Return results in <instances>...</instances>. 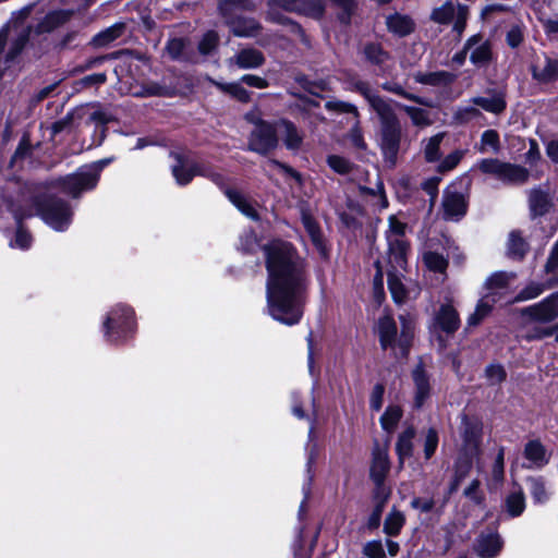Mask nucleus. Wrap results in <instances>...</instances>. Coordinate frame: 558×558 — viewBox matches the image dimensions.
I'll return each instance as SVG.
<instances>
[{"label":"nucleus","mask_w":558,"mask_h":558,"mask_svg":"<svg viewBox=\"0 0 558 558\" xmlns=\"http://www.w3.org/2000/svg\"><path fill=\"white\" fill-rule=\"evenodd\" d=\"M268 279L267 310L281 324L292 326L303 315L307 277L304 260L291 243L276 240L263 247Z\"/></svg>","instance_id":"nucleus-1"},{"label":"nucleus","mask_w":558,"mask_h":558,"mask_svg":"<svg viewBox=\"0 0 558 558\" xmlns=\"http://www.w3.org/2000/svg\"><path fill=\"white\" fill-rule=\"evenodd\" d=\"M388 225V230L386 231L388 244V288L393 300L397 303H401L405 299V290L401 282V276L407 267V256L409 252V243L405 240L407 225L400 221L396 216L389 217Z\"/></svg>","instance_id":"nucleus-2"},{"label":"nucleus","mask_w":558,"mask_h":558,"mask_svg":"<svg viewBox=\"0 0 558 558\" xmlns=\"http://www.w3.org/2000/svg\"><path fill=\"white\" fill-rule=\"evenodd\" d=\"M335 5L341 9L339 20L348 24L355 10L354 0H330ZM267 20L286 24L288 19L281 13L296 12L311 17L320 19L325 12V4L323 0H268L267 1Z\"/></svg>","instance_id":"nucleus-3"},{"label":"nucleus","mask_w":558,"mask_h":558,"mask_svg":"<svg viewBox=\"0 0 558 558\" xmlns=\"http://www.w3.org/2000/svg\"><path fill=\"white\" fill-rule=\"evenodd\" d=\"M375 112L379 119L377 143L385 163L389 168H393L407 138L395 112L392 100L379 107Z\"/></svg>","instance_id":"nucleus-4"},{"label":"nucleus","mask_w":558,"mask_h":558,"mask_svg":"<svg viewBox=\"0 0 558 558\" xmlns=\"http://www.w3.org/2000/svg\"><path fill=\"white\" fill-rule=\"evenodd\" d=\"M217 7L225 25L235 37L253 38L260 33L263 26L257 20L241 14L256 10L252 0H218Z\"/></svg>","instance_id":"nucleus-5"},{"label":"nucleus","mask_w":558,"mask_h":558,"mask_svg":"<svg viewBox=\"0 0 558 558\" xmlns=\"http://www.w3.org/2000/svg\"><path fill=\"white\" fill-rule=\"evenodd\" d=\"M111 162L110 158L101 159L90 165H85L75 173L59 178L52 184L74 198L83 192L93 190L99 180L102 169Z\"/></svg>","instance_id":"nucleus-6"},{"label":"nucleus","mask_w":558,"mask_h":558,"mask_svg":"<svg viewBox=\"0 0 558 558\" xmlns=\"http://www.w3.org/2000/svg\"><path fill=\"white\" fill-rule=\"evenodd\" d=\"M380 345L384 350L390 348L397 359L405 357L413 338L412 329L403 324L400 336L397 333V326L392 317L384 316L378 322Z\"/></svg>","instance_id":"nucleus-7"},{"label":"nucleus","mask_w":558,"mask_h":558,"mask_svg":"<svg viewBox=\"0 0 558 558\" xmlns=\"http://www.w3.org/2000/svg\"><path fill=\"white\" fill-rule=\"evenodd\" d=\"M134 312L125 305L113 307L104 322V335L107 341L118 343L134 332Z\"/></svg>","instance_id":"nucleus-8"},{"label":"nucleus","mask_w":558,"mask_h":558,"mask_svg":"<svg viewBox=\"0 0 558 558\" xmlns=\"http://www.w3.org/2000/svg\"><path fill=\"white\" fill-rule=\"evenodd\" d=\"M177 163L172 166V174L180 185L189 184L195 175H202L215 184L222 186L225 178L222 174L215 172L209 166L203 162H194L185 159L180 155H175Z\"/></svg>","instance_id":"nucleus-9"},{"label":"nucleus","mask_w":558,"mask_h":558,"mask_svg":"<svg viewBox=\"0 0 558 558\" xmlns=\"http://www.w3.org/2000/svg\"><path fill=\"white\" fill-rule=\"evenodd\" d=\"M177 163L172 166V174L180 185L189 184L195 175H202L215 184L222 186L225 178L222 174L215 172L209 166L203 162H194L185 159L180 155H175Z\"/></svg>","instance_id":"nucleus-10"},{"label":"nucleus","mask_w":558,"mask_h":558,"mask_svg":"<svg viewBox=\"0 0 558 558\" xmlns=\"http://www.w3.org/2000/svg\"><path fill=\"white\" fill-rule=\"evenodd\" d=\"M43 220L56 231H64L72 222L73 211L68 202L61 198H50L45 205L35 208Z\"/></svg>","instance_id":"nucleus-11"},{"label":"nucleus","mask_w":558,"mask_h":558,"mask_svg":"<svg viewBox=\"0 0 558 558\" xmlns=\"http://www.w3.org/2000/svg\"><path fill=\"white\" fill-rule=\"evenodd\" d=\"M277 132V122L275 124H271L269 122L258 120L255 123V128L252 131L248 140V150L255 151L260 155L268 154L278 145Z\"/></svg>","instance_id":"nucleus-12"},{"label":"nucleus","mask_w":558,"mask_h":558,"mask_svg":"<svg viewBox=\"0 0 558 558\" xmlns=\"http://www.w3.org/2000/svg\"><path fill=\"white\" fill-rule=\"evenodd\" d=\"M482 430L483 425L480 420L463 414L461 417L462 446L460 449L470 453H481Z\"/></svg>","instance_id":"nucleus-13"},{"label":"nucleus","mask_w":558,"mask_h":558,"mask_svg":"<svg viewBox=\"0 0 558 558\" xmlns=\"http://www.w3.org/2000/svg\"><path fill=\"white\" fill-rule=\"evenodd\" d=\"M522 315L538 323H550L558 318V292L551 293L539 303L522 310Z\"/></svg>","instance_id":"nucleus-14"},{"label":"nucleus","mask_w":558,"mask_h":558,"mask_svg":"<svg viewBox=\"0 0 558 558\" xmlns=\"http://www.w3.org/2000/svg\"><path fill=\"white\" fill-rule=\"evenodd\" d=\"M444 218L446 220H459L468 209V202L464 193L457 191L454 186L445 190L442 196Z\"/></svg>","instance_id":"nucleus-15"},{"label":"nucleus","mask_w":558,"mask_h":558,"mask_svg":"<svg viewBox=\"0 0 558 558\" xmlns=\"http://www.w3.org/2000/svg\"><path fill=\"white\" fill-rule=\"evenodd\" d=\"M433 327L447 335L454 333L460 327V317L456 308L451 304H442L434 315Z\"/></svg>","instance_id":"nucleus-16"},{"label":"nucleus","mask_w":558,"mask_h":558,"mask_svg":"<svg viewBox=\"0 0 558 558\" xmlns=\"http://www.w3.org/2000/svg\"><path fill=\"white\" fill-rule=\"evenodd\" d=\"M523 456L529 461V464H524L526 469L541 470L546 466L550 460V453L537 439L530 440L525 444Z\"/></svg>","instance_id":"nucleus-17"},{"label":"nucleus","mask_w":558,"mask_h":558,"mask_svg":"<svg viewBox=\"0 0 558 558\" xmlns=\"http://www.w3.org/2000/svg\"><path fill=\"white\" fill-rule=\"evenodd\" d=\"M532 76L539 84H549L558 81V59L545 56L537 59L532 65Z\"/></svg>","instance_id":"nucleus-18"},{"label":"nucleus","mask_w":558,"mask_h":558,"mask_svg":"<svg viewBox=\"0 0 558 558\" xmlns=\"http://www.w3.org/2000/svg\"><path fill=\"white\" fill-rule=\"evenodd\" d=\"M412 378L414 384V407L420 409L430 397L432 392L429 376L425 372L422 363L413 369Z\"/></svg>","instance_id":"nucleus-19"},{"label":"nucleus","mask_w":558,"mask_h":558,"mask_svg":"<svg viewBox=\"0 0 558 558\" xmlns=\"http://www.w3.org/2000/svg\"><path fill=\"white\" fill-rule=\"evenodd\" d=\"M480 456V453H470L465 450L459 451L458 458L454 462V473L452 481L449 486V493H454L462 481L469 475L472 470L474 460Z\"/></svg>","instance_id":"nucleus-20"},{"label":"nucleus","mask_w":558,"mask_h":558,"mask_svg":"<svg viewBox=\"0 0 558 558\" xmlns=\"http://www.w3.org/2000/svg\"><path fill=\"white\" fill-rule=\"evenodd\" d=\"M230 66L236 65L240 69H257L265 62L264 54L255 48H244L228 59Z\"/></svg>","instance_id":"nucleus-21"},{"label":"nucleus","mask_w":558,"mask_h":558,"mask_svg":"<svg viewBox=\"0 0 558 558\" xmlns=\"http://www.w3.org/2000/svg\"><path fill=\"white\" fill-rule=\"evenodd\" d=\"M502 548V541L497 533H482L474 545L475 553L481 558H494Z\"/></svg>","instance_id":"nucleus-22"},{"label":"nucleus","mask_w":558,"mask_h":558,"mask_svg":"<svg viewBox=\"0 0 558 558\" xmlns=\"http://www.w3.org/2000/svg\"><path fill=\"white\" fill-rule=\"evenodd\" d=\"M458 75L449 71H435V72H417L414 74L416 83L428 85L433 87H449L452 85Z\"/></svg>","instance_id":"nucleus-23"},{"label":"nucleus","mask_w":558,"mask_h":558,"mask_svg":"<svg viewBox=\"0 0 558 558\" xmlns=\"http://www.w3.org/2000/svg\"><path fill=\"white\" fill-rule=\"evenodd\" d=\"M73 11L56 10L46 14L36 25V34L51 33L70 21Z\"/></svg>","instance_id":"nucleus-24"},{"label":"nucleus","mask_w":558,"mask_h":558,"mask_svg":"<svg viewBox=\"0 0 558 558\" xmlns=\"http://www.w3.org/2000/svg\"><path fill=\"white\" fill-rule=\"evenodd\" d=\"M278 132L289 150H299L303 143V134L296 125L289 120L282 119L277 121Z\"/></svg>","instance_id":"nucleus-25"},{"label":"nucleus","mask_w":558,"mask_h":558,"mask_svg":"<svg viewBox=\"0 0 558 558\" xmlns=\"http://www.w3.org/2000/svg\"><path fill=\"white\" fill-rule=\"evenodd\" d=\"M11 211L16 220L17 229L14 240L10 242V246L20 250H27L31 247L32 236L26 230H24L22 220L26 217L33 216L34 210L33 208H29L28 210L23 211L20 208L12 207Z\"/></svg>","instance_id":"nucleus-26"},{"label":"nucleus","mask_w":558,"mask_h":558,"mask_svg":"<svg viewBox=\"0 0 558 558\" xmlns=\"http://www.w3.org/2000/svg\"><path fill=\"white\" fill-rule=\"evenodd\" d=\"M348 89L361 94L374 111L390 101V99L384 98L374 92L371 85L365 81L354 80L350 83Z\"/></svg>","instance_id":"nucleus-27"},{"label":"nucleus","mask_w":558,"mask_h":558,"mask_svg":"<svg viewBox=\"0 0 558 558\" xmlns=\"http://www.w3.org/2000/svg\"><path fill=\"white\" fill-rule=\"evenodd\" d=\"M390 469L388 453L385 450L376 449L373 452V461L369 469V475L374 483L385 482Z\"/></svg>","instance_id":"nucleus-28"},{"label":"nucleus","mask_w":558,"mask_h":558,"mask_svg":"<svg viewBox=\"0 0 558 558\" xmlns=\"http://www.w3.org/2000/svg\"><path fill=\"white\" fill-rule=\"evenodd\" d=\"M558 286V272L547 280V282H530L514 298L513 302H524L541 295L545 289Z\"/></svg>","instance_id":"nucleus-29"},{"label":"nucleus","mask_w":558,"mask_h":558,"mask_svg":"<svg viewBox=\"0 0 558 558\" xmlns=\"http://www.w3.org/2000/svg\"><path fill=\"white\" fill-rule=\"evenodd\" d=\"M474 36L477 37L478 40H476L474 47L470 49V61L475 66H485L489 63L492 59L490 44L487 40H484V38L480 34H476Z\"/></svg>","instance_id":"nucleus-30"},{"label":"nucleus","mask_w":558,"mask_h":558,"mask_svg":"<svg viewBox=\"0 0 558 558\" xmlns=\"http://www.w3.org/2000/svg\"><path fill=\"white\" fill-rule=\"evenodd\" d=\"M415 437V429L408 427L403 430L397 440L396 451L399 459V468H403L404 460L413 454V439Z\"/></svg>","instance_id":"nucleus-31"},{"label":"nucleus","mask_w":558,"mask_h":558,"mask_svg":"<svg viewBox=\"0 0 558 558\" xmlns=\"http://www.w3.org/2000/svg\"><path fill=\"white\" fill-rule=\"evenodd\" d=\"M386 25L389 32L403 37L411 34L414 29V23L408 15L395 13L386 19Z\"/></svg>","instance_id":"nucleus-32"},{"label":"nucleus","mask_w":558,"mask_h":558,"mask_svg":"<svg viewBox=\"0 0 558 558\" xmlns=\"http://www.w3.org/2000/svg\"><path fill=\"white\" fill-rule=\"evenodd\" d=\"M530 172L526 168L505 162L499 180L506 184H523L527 181Z\"/></svg>","instance_id":"nucleus-33"},{"label":"nucleus","mask_w":558,"mask_h":558,"mask_svg":"<svg viewBox=\"0 0 558 558\" xmlns=\"http://www.w3.org/2000/svg\"><path fill=\"white\" fill-rule=\"evenodd\" d=\"M470 102L494 114L501 113L507 107L506 100L500 94H495L490 97H473L470 99Z\"/></svg>","instance_id":"nucleus-34"},{"label":"nucleus","mask_w":558,"mask_h":558,"mask_svg":"<svg viewBox=\"0 0 558 558\" xmlns=\"http://www.w3.org/2000/svg\"><path fill=\"white\" fill-rule=\"evenodd\" d=\"M529 204L533 217L545 215L551 206L548 194L538 189L530 192Z\"/></svg>","instance_id":"nucleus-35"},{"label":"nucleus","mask_w":558,"mask_h":558,"mask_svg":"<svg viewBox=\"0 0 558 558\" xmlns=\"http://www.w3.org/2000/svg\"><path fill=\"white\" fill-rule=\"evenodd\" d=\"M526 484L534 504L542 505L548 501L549 493L543 476H529L526 477Z\"/></svg>","instance_id":"nucleus-36"},{"label":"nucleus","mask_w":558,"mask_h":558,"mask_svg":"<svg viewBox=\"0 0 558 558\" xmlns=\"http://www.w3.org/2000/svg\"><path fill=\"white\" fill-rule=\"evenodd\" d=\"M125 29L124 23H116L111 25L110 27L99 32L93 37V45L95 47H105L108 46L110 43L114 41L119 37L122 36L123 32Z\"/></svg>","instance_id":"nucleus-37"},{"label":"nucleus","mask_w":558,"mask_h":558,"mask_svg":"<svg viewBox=\"0 0 558 558\" xmlns=\"http://www.w3.org/2000/svg\"><path fill=\"white\" fill-rule=\"evenodd\" d=\"M445 132H440L422 141L424 158L427 162H435L439 160L440 144L445 138Z\"/></svg>","instance_id":"nucleus-38"},{"label":"nucleus","mask_w":558,"mask_h":558,"mask_svg":"<svg viewBox=\"0 0 558 558\" xmlns=\"http://www.w3.org/2000/svg\"><path fill=\"white\" fill-rule=\"evenodd\" d=\"M527 250L529 245L521 236L520 232H510L507 244V255L512 259L521 260L525 256Z\"/></svg>","instance_id":"nucleus-39"},{"label":"nucleus","mask_w":558,"mask_h":558,"mask_svg":"<svg viewBox=\"0 0 558 558\" xmlns=\"http://www.w3.org/2000/svg\"><path fill=\"white\" fill-rule=\"evenodd\" d=\"M393 104L408 114V117L411 119L413 125H415L417 128H426V126H429L433 124V120L427 110L418 108V107L401 105V104H397V102H393Z\"/></svg>","instance_id":"nucleus-40"},{"label":"nucleus","mask_w":558,"mask_h":558,"mask_svg":"<svg viewBox=\"0 0 558 558\" xmlns=\"http://www.w3.org/2000/svg\"><path fill=\"white\" fill-rule=\"evenodd\" d=\"M404 524V514L400 510L392 508L385 519L384 532L388 536H398Z\"/></svg>","instance_id":"nucleus-41"},{"label":"nucleus","mask_w":558,"mask_h":558,"mask_svg":"<svg viewBox=\"0 0 558 558\" xmlns=\"http://www.w3.org/2000/svg\"><path fill=\"white\" fill-rule=\"evenodd\" d=\"M477 106L469 101L468 105L459 106L452 116L453 122L457 124H466L471 121L483 117Z\"/></svg>","instance_id":"nucleus-42"},{"label":"nucleus","mask_w":558,"mask_h":558,"mask_svg":"<svg viewBox=\"0 0 558 558\" xmlns=\"http://www.w3.org/2000/svg\"><path fill=\"white\" fill-rule=\"evenodd\" d=\"M302 223L308 233L314 245L319 250H324L323 234L316 220L306 211H302Z\"/></svg>","instance_id":"nucleus-43"},{"label":"nucleus","mask_w":558,"mask_h":558,"mask_svg":"<svg viewBox=\"0 0 558 558\" xmlns=\"http://www.w3.org/2000/svg\"><path fill=\"white\" fill-rule=\"evenodd\" d=\"M211 83L218 87L221 92L229 94L236 100L241 102H248L251 95L250 93L241 85L242 82H233V83H220L211 80Z\"/></svg>","instance_id":"nucleus-44"},{"label":"nucleus","mask_w":558,"mask_h":558,"mask_svg":"<svg viewBox=\"0 0 558 558\" xmlns=\"http://www.w3.org/2000/svg\"><path fill=\"white\" fill-rule=\"evenodd\" d=\"M481 154H486L489 150L498 153L500 149L499 134L495 130H486L481 135L480 143L475 146Z\"/></svg>","instance_id":"nucleus-45"},{"label":"nucleus","mask_w":558,"mask_h":558,"mask_svg":"<svg viewBox=\"0 0 558 558\" xmlns=\"http://www.w3.org/2000/svg\"><path fill=\"white\" fill-rule=\"evenodd\" d=\"M29 38V31L22 29L9 44L8 51L5 53V62H12L24 49Z\"/></svg>","instance_id":"nucleus-46"},{"label":"nucleus","mask_w":558,"mask_h":558,"mask_svg":"<svg viewBox=\"0 0 558 558\" xmlns=\"http://www.w3.org/2000/svg\"><path fill=\"white\" fill-rule=\"evenodd\" d=\"M226 196L228 199L245 216L250 218H256V211L251 206V204L246 201L244 195L235 190L227 189L225 191Z\"/></svg>","instance_id":"nucleus-47"},{"label":"nucleus","mask_w":558,"mask_h":558,"mask_svg":"<svg viewBox=\"0 0 558 558\" xmlns=\"http://www.w3.org/2000/svg\"><path fill=\"white\" fill-rule=\"evenodd\" d=\"M506 509L511 517H519L525 509V496L521 489L513 492L506 498Z\"/></svg>","instance_id":"nucleus-48"},{"label":"nucleus","mask_w":558,"mask_h":558,"mask_svg":"<svg viewBox=\"0 0 558 558\" xmlns=\"http://www.w3.org/2000/svg\"><path fill=\"white\" fill-rule=\"evenodd\" d=\"M514 274H509L506 271H497L493 274L487 280H486V288L489 290L488 293H493L496 296L497 290L507 288L508 283L514 279Z\"/></svg>","instance_id":"nucleus-49"},{"label":"nucleus","mask_w":558,"mask_h":558,"mask_svg":"<svg viewBox=\"0 0 558 558\" xmlns=\"http://www.w3.org/2000/svg\"><path fill=\"white\" fill-rule=\"evenodd\" d=\"M457 7L452 2H446L432 12V20L439 24H448L454 19Z\"/></svg>","instance_id":"nucleus-50"},{"label":"nucleus","mask_w":558,"mask_h":558,"mask_svg":"<svg viewBox=\"0 0 558 558\" xmlns=\"http://www.w3.org/2000/svg\"><path fill=\"white\" fill-rule=\"evenodd\" d=\"M402 416V410L397 405H390L380 417V424L387 432H391L397 426Z\"/></svg>","instance_id":"nucleus-51"},{"label":"nucleus","mask_w":558,"mask_h":558,"mask_svg":"<svg viewBox=\"0 0 558 558\" xmlns=\"http://www.w3.org/2000/svg\"><path fill=\"white\" fill-rule=\"evenodd\" d=\"M423 262L429 270L440 274L445 272L448 266V260L436 252L424 253Z\"/></svg>","instance_id":"nucleus-52"},{"label":"nucleus","mask_w":558,"mask_h":558,"mask_svg":"<svg viewBox=\"0 0 558 558\" xmlns=\"http://www.w3.org/2000/svg\"><path fill=\"white\" fill-rule=\"evenodd\" d=\"M366 59L374 64H383L389 58V53L379 44L371 43L364 47Z\"/></svg>","instance_id":"nucleus-53"},{"label":"nucleus","mask_w":558,"mask_h":558,"mask_svg":"<svg viewBox=\"0 0 558 558\" xmlns=\"http://www.w3.org/2000/svg\"><path fill=\"white\" fill-rule=\"evenodd\" d=\"M325 108L328 111H332V112H337V113H351V114H353L354 119L360 118V113H359L356 106H354L353 104L347 102V101H342V100H338V99L329 100L325 104Z\"/></svg>","instance_id":"nucleus-54"},{"label":"nucleus","mask_w":558,"mask_h":558,"mask_svg":"<svg viewBox=\"0 0 558 558\" xmlns=\"http://www.w3.org/2000/svg\"><path fill=\"white\" fill-rule=\"evenodd\" d=\"M81 112L82 109L70 111L62 119L53 122L51 125L52 135H57L58 133L69 129L76 119L82 118Z\"/></svg>","instance_id":"nucleus-55"},{"label":"nucleus","mask_w":558,"mask_h":558,"mask_svg":"<svg viewBox=\"0 0 558 558\" xmlns=\"http://www.w3.org/2000/svg\"><path fill=\"white\" fill-rule=\"evenodd\" d=\"M504 163V161L496 158H486L478 162L477 168L481 172L492 174L499 180Z\"/></svg>","instance_id":"nucleus-56"},{"label":"nucleus","mask_w":558,"mask_h":558,"mask_svg":"<svg viewBox=\"0 0 558 558\" xmlns=\"http://www.w3.org/2000/svg\"><path fill=\"white\" fill-rule=\"evenodd\" d=\"M328 166L339 174H348L353 169V163L344 157L330 155L327 158Z\"/></svg>","instance_id":"nucleus-57"},{"label":"nucleus","mask_w":558,"mask_h":558,"mask_svg":"<svg viewBox=\"0 0 558 558\" xmlns=\"http://www.w3.org/2000/svg\"><path fill=\"white\" fill-rule=\"evenodd\" d=\"M219 43V35L215 31H208L203 38L201 39L198 44V51L207 56L211 53L218 46Z\"/></svg>","instance_id":"nucleus-58"},{"label":"nucleus","mask_w":558,"mask_h":558,"mask_svg":"<svg viewBox=\"0 0 558 558\" xmlns=\"http://www.w3.org/2000/svg\"><path fill=\"white\" fill-rule=\"evenodd\" d=\"M438 441L439 438L437 430L433 427L428 428L424 439V457L426 460H429L436 452Z\"/></svg>","instance_id":"nucleus-59"},{"label":"nucleus","mask_w":558,"mask_h":558,"mask_svg":"<svg viewBox=\"0 0 558 558\" xmlns=\"http://www.w3.org/2000/svg\"><path fill=\"white\" fill-rule=\"evenodd\" d=\"M348 140L357 149L365 150L367 145L360 128V118L355 119L353 126L348 133Z\"/></svg>","instance_id":"nucleus-60"},{"label":"nucleus","mask_w":558,"mask_h":558,"mask_svg":"<svg viewBox=\"0 0 558 558\" xmlns=\"http://www.w3.org/2000/svg\"><path fill=\"white\" fill-rule=\"evenodd\" d=\"M485 375L492 385H498L502 383L507 377V373L504 366L500 364L488 365L485 369Z\"/></svg>","instance_id":"nucleus-61"},{"label":"nucleus","mask_w":558,"mask_h":558,"mask_svg":"<svg viewBox=\"0 0 558 558\" xmlns=\"http://www.w3.org/2000/svg\"><path fill=\"white\" fill-rule=\"evenodd\" d=\"M497 301V298L493 293L485 294L477 303L475 314H478L481 320H483L492 311L493 304Z\"/></svg>","instance_id":"nucleus-62"},{"label":"nucleus","mask_w":558,"mask_h":558,"mask_svg":"<svg viewBox=\"0 0 558 558\" xmlns=\"http://www.w3.org/2000/svg\"><path fill=\"white\" fill-rule=\"evenodd\" d=\"M497 301V298L493 293L485 294L477 303L475 314H478L481 320H483L492 311L493 304Z\"/></svg>","instance_id":"nucleus-63"},{"label":"nucleus","mask_w":558,"mask_h":558,"mask_svg":"<svg viewBox=\"0 0 558 558\" xmlns=\"http://www.w3.org/2000/svg\"><path fill=\"white\" fill-rule=\"evenodd\" d=\"M167 52L174 60L184 58L185 40L182 38L170 39L167 44Z\"/></svg>","instance_id":"nucleus-64"}]
</instances>
